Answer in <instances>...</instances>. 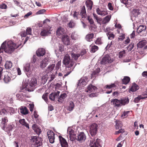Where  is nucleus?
I'll list each match as a JSON object with an SVG mask.
<instances>
[{
  "mask_svg": "<svg viewBox=\"0 0 147 147\" xmlns=\"http://www.w3.org/2000/svg\"><path fill=\"white\" fill-rule=\"evenodd\" d=\"M37 83V81L35 79H32L30 84H31V85L35 87Z\"/></svg>",
  "mask_w": 147,
  "mask_h": 147,
  "instance_id": "obj_49",
  "label": "nucleus"
},
{
  "mask_svg": "<svg viewBox=\"0 0 147 147\" xmlns=\"http://www.w3.org/2000/svg\"><path fill=\"white\" fill-rule=\"evenodd\" d=\"M12 66V64L10 61H6L5 65V67L7 69H9L11 68Z\"/></svg>",
  "mask_w": 147,
  "mask_h": 147,
  "instance_id": "obj_38",
  "label": "nucleus"
},
{
  "mask_svg": "<svg viewBox=\"0 0 147 147\" xmlns=\"http://www.w3.org/2000/svg\"><path fill=\"white\" fill-rule=\"evenodd\" d=\"M87 19L88 20L89 23L91 24H94V22L93 20L89 16H87Z\"/></svg>",
  "mask_w": 147,
  "mask_h": 147,
  "instance_id": "obj_55",
  "label": "nucleus"
},
{
  "mask_svg": "<svg viewBox=\"0 0 147 147\" xmlns=\"http://www.w3.org/2000/svg\"><path fill=\"white\" fill-rule=\"evenodd\" d=\"M88 80V78L86 77H82L78 81V85L84 86L86 84V81Z\"/></svg>",
  "mask_w": 147,
  "mask_h": 147,
  "instance_id": "obj_14",
  "label": "nucleus"
},
{
  "mask_svg": "<svg viewBox=\"0 0 147 147\" xmlns=\"http://www.w3.org/2000/svg\"><path fill=\"white\" fill-rule=\"evenodd\" d=\"M65 33V30L61 27H59L56 32V34L58 36H60Z\"/></svg>",
  "mask_w": 147,
  "mask_h": 147,
  "instance_id": "obj_22",
  "label": "nucleus"
},
{
  "mask_svg": "<svg viewBox=\"0 0 147 147\" xmlns=\"http://www.w3.org/2000/svg\"><path fill=\"white\" fill-rule=\"evenodd\" d=\"M97 89V88L96 87L90 84L88 86L87 90H86V92H92Z\"/></svg>",
  "mask_w": 147,
  "mask_h": 147,
  "instance_id": "obj_26",
  "label": "nucleus"
},
{
  "mask_svg": "<svg viewBox=\"0 0 147 147\" xmlns=\"http://www.w3.org/2000/svg\"><path fill=\"white\" fill-rule=\"evenodd\" d=\"M80 14L82 18H86L87 16L86 13V8L84 5L83 6L80 10Z\"/></svg>",
  "mask_w": 147,
  "mask_h": 147,
  "instance_id": "obj_21",
  "label": "nucleus"
},
{
  "mask_svg": "<svg viewBox=\"0 0 147 147\" xmlns=\"http://www.w3.org/2000/svg\"><path fill=\"white\" fill-rule=\"evenodd\" d=\"M26 31L27 34L29 35H31L32 33V29L30 27H28L26 30Z\"/></svg>",
  "mask_w": 147,
  "mask_h": 147,
  "instance_id": "obj_61",
  "label": "nucleus"
},
{
  "mask_svg": "<svg viewBox=\"0 0 147 147\" xmlns=\"http://www.w3.org/2000/svg\"><path fill=\"white\" fill-rule=\"evenodd\" d=\"M100 71V69L99 68H97L95 70L93 71L91 74V78H95L98 75V74Z\"/></svg>",
  "mask_w": 147,
  "mask_h": 147,
  "instance_id": "obj_25",
  "label": "nucleus"
},
{
  "mask_svg": "<svg viewBox=\"0 0 147 147\" xmlns=\"http://www.w3.org/2000/svg\"><path fill=\"white\" fill-rule=\"evenodd\" d=\"M10 74L9 72H7L4 75L3 80L4 82L6 83H8L11 80L10 77Z\"/></svg>",
  "mask_w": 147,
  "mask_h": 147,
  "instance_id": "obj_20",
  "label": "nucleus"
},
{
  "mask_svg": "<svg viewBox=\"0 0 147 147\" xmlns=\"http://www.w3.org/2000/svg\"><path fill=\"white\" fill-rule=\"evenodd\" d=\"M108 6L109 9L111 10H113V9L112 3H109L108 4Z\"/></svg>",
  "mask_w": 147,
  "mask_h": 147,
  "instance_id": "obj_63",
  "label": "nucleus"
},
{
  "mask_svg": "<svg viewBox=\"0 0 147 147\" xmlns=\"http://www.w3.org/2000/svg\"><path fill=\"white\" fill-rule=\"evenodd\" d=\"M48 93H46L44 94L42 96V98L45 100V102H47L48 100L47 96Z\"/></svg>",
  "mask_w": 147,
  "mask_h": 147,
  "instance_id": "obj_56",
  "label": "nucleus"
},
{
  "mask_svg": "<svg viewBox=\"0 0 147 147\" xmlns=\"http://www.w3.org/2000/svg\"><path fill=\"white\" fill-rule=\"evenodd\" d=\"M55 67V64H52L50 65L47 67L48 71L51 72L53 71Z\"/></svg>",
  "mask_w": 147,
  "mask_h": 147,
  "instance_id": "obj_48",
  "label": "nucleus"
},
{
  "mask_svg": "<svg viewBox=\"0 0 147 147\" xmlns=\"http://www.w3.org/2000/svg\"><path fill=\"white\" fill-rule=\"evenodd\" d=\"M6 42L5 41L2 44L0 48V53H3V50L4 51V49H5V45H6Z\"/></svg>",
  "mask_w": 147,
  "mask_h": 147,
  "instance_id": "obj_46",
  "label": "nucleus"
},
{
  "mask_svg": "<svg viewBox=\"0 0 147 147\" xmlns=\"http://www.w3.org/2000/svg\"><path fill=\"white\" fill-rule=\"evenodd\" d=\"M114 42L113 41H111L110 43H108L107 45V46H106V47H105V49L106 50H108V49H109L110 47L111 46V45H113V42Z\"/></svg>",
  "mask_w": 147,
  "mask_h": 147,
  "instance_id": "obj_62",
  "label": "nucleus"
},
{
  "mask_svg": "<svg viewBox=\"0 0 147 147\" xmlns=\"http://www.w3.org/2000/svg\"><path fill=\"white\" fill-rule=\"evenodd\" d=\"M67 25L69 28H72L75 26L76 23L73 20H71L67 24Z\"/></svg>",
  "mask_w": 147,
  "mask_h": 147,
  "instance_id": "obj_43",
  "label": "nucleus"
},
{
  "mask_svg": "<svg viewBox=\"0 0 147 147\" xmlns=\"http://www.w3.org/2000/svg\"><path fill=\"white\" fill-rule=\"evenodd\" d=\"M95 43L97 45H100L102 43L100 38H97L96 40L95 41Z\"/></svg>",
  "mask_w": 147,
  "mask_h": 147,
  "instance_id": "obj_53",
  "label": "nucleus"
},
{
  "mask_svg": "<svg viewBox=\"0 0 147 147\" xmlns=\"http://www.w3.org/2000/svg\"><path fill=\"white\" fill-rule=\"evenodd\" d=\"M50 58L47 56L40 62V67L41 68H44L46 67L49 61Z\"/></svg>",
  "mask_w": 147,
  "mask_h": 147,
  "instance_id": "obj_9",
  "label": "nucleus"
},
{
  "mask_svg": "<svg viewBox=\"0 0 147 147\" xmlns=\"http://www.w3.org/2000/svg\"><path fill=\"white\" fill-rule=\"evenodd\" d=\"M146 29V27L145 26L142 25H140L137 29V31L138 33H140L142 32L145 31Z\"/></svg>",
  "mask_w": 147,
  "mask_h": 147,
  "instance_id": "obj_35",
  "label": "nucleus"
},
{
  "mask_svg": "<svg viewBox=\"0 0 147 147\" xmlns=\"http://www.w3.org/2000/svg\"><path fill=\"white\" fill-rule=\"evenodd\" d=\"M42 139L38 137L34 136L32 139L31 142L36 147H38L42 144Z\"/></svg>",
  "mask_w": 147,
  "mask_h": 147,
  "instance_id": "obj_4",
  "label": "nucleus"
},
{
  "mask_svg": "<svg viewBox=\"0 0 147 147\" xmlns=\"http://www.w3.org/2000/svg\"><path fill=\"white\" fill-rule=\"evenodd\" d=\"M63 63L67 66V67L69 68L73 67L74 62L73 60L70 59L69 55H66L64 57Z\"/></svg>",
  "mask_w": 147,
  "mask_h": 147,
  "instance_id": "obj_2",
  "label": "nucleus"
},
{
  "mask_svg": "<svg viewBox=\"0 0 147 147\" xmlns=\"http://www.w3.org/2000/svg\"><path fill=\"white\" fill-rule=\"evenodd\" d=\"M67 95L65 93H63L61 95L59 96L58 101L61 102H63L64 99L67 97Z\"/></svg>",
  "mask_w": 147,
  "mask_h": 147,
  "instance_id": "obj_40",
  "label": "nucleus"
},
{
  "mask_svg": "<svg viewBox=\"0 0 147 147\" xmlns=\"http://www.w3.org/2000/svg\"><path fill=\"white\" fill-rule=\"evenodd\" d=\"M47 135L49 142L51 143H53L54 142L55 133L51 130H49L47 133Z\"/></svg>",
  "mask_w": 147,
  "mask_h": 147,
  "instance_id": "obj_7",
  "label": "nucleus"
},
{
  "mask_svg": "<svg viewBox=\"0 0 147 147\" xmlns=\"http://www.w3.org/2000/svg\"><path fill=\"white\" fill-rule=\"evenodd\" d=\"M111 57L109 55H106L102 58L100 61V63L102 64H105L109 63H111Z\"/></svg>",
  "mask_w": 147,
  "mask_h": 147,
  "instance_id": "obj_12",
  "label": "nucleus"
},
{
  "mask_svg": "<svg viewBox=\"0 0 147 147\" xmlns=\"http://www.w3.org/2000/svg\"><path fill=\"white\" fill-rule=\"evenodd\" d=\"M24 69L27 76L28 77H30L32 73L30 64L29 63L26 64L24 67Z\"/></svg>",
  "mask_w": 147,
  "mask_h": 147,
  "instance_id": "obj_8",
  "label": "nucleus"
},
{
  "mask_svg": "<svg viewBox=\"0 0 147 147\" xmlns=\"http://www.w3.org/2000/svg\"><path fill=\"white\" fill-rule=\"evenodd\" d=\"M116 86V85L114 84H112L110 85H107L105 86V88L106 89H109L110 90L106 91V93L107 94H110L112 92L113 88H115Z\"/></svg>",
  "mask_w": 147,
  "mask_h": 147,
  "instance_id": "obj_17",
  "label": "nucleus"
},
{
  "mask_svg": "<svg viewBox=\"0 0 147 147\" xmlns=\"http://www.w3.org/2000/svg\"><path fill=\"white\" fill-rule=\"evenodd\" d=\"M146 43V41L145 40H142L139 42L137 45L138 47L142 48L143 47Z\"/></svg>",
  "mask_w": 147,
  "mask_h": 147,
  "instance_id": "obj_30",
  "label": "nucleus"
},
{
  "mask_svg": "<svg viewBox=\"0 0 147 147\" xmlns=\"http://www.w3.org/2000/svg\"><path fill=\"white\" fill-rule=\"evenodd\" d=\"M139 88V86L137 84H134L132 85L129 90L132 92H135L138 90Z\"/></svg>",
  "mask_w": 147,
  "mask_h": 147,
  "instance_id": "obj_34",
  "label": "nucleus"
},
{
  "mask_svg": "<svg viewBox=\"0 0 147 147\" xmlns=\"http://www.w3.org/2000/svg\"><path fill=\"white\" fill-rule=\"evenodd\" d=\"M130 80V78L128 76H124L122 79V83L125 84H127Z\"/></svg>",
  "mask_w": 147,
  "mask_h": 147,
  "instance_id": "obj_32",
  "label": "nucleus"
},
{
  "mask_svg": "<svg viewBox=\"0 0 147 147\" xmlns=\"http://www.w3.org/2000/svg\"><path fill=\"white\" fill-rule=\"evenodd\" d=\"M94 34L93 33L88 34L86 36V39L88 42L92 41V39L93 38Z\"/></svg>",
  "mask_w": 147,
  "mask_h": 147,
  "instance_id": "obj_31",
  "label": "nucleus"
},
{
  "mask_svg": "<svg viewBox=\"0 0 147 147\" xmlns=\"http://www.w3.org/2000/svg\"><path fill=\"white\" fill-rule=\"evenodd\" d=\"M74 67H75L71 68L68 69L69 71H67V73L64 75L63 77V78H65L66 76L68 75L73 70Z\"/></svg>",
  "mask_w": 147,
  "mask_h": 147,
  "instance_id": "obj_50",
  "label": "nucleus"
},
{
  "mask_svg": "<svg viewBox=\"0 0 147 147\" xmlns=\"http://www.w3.org/2000/svg\"><path fill=\"white\" fill-rule=\"evenodd\" d=\"M93 16L94 18L96 20L97 23L101 25V22L102 21V19L99 17H98L94 13H93Z\"/></svg>",
  "mask_w": 147,
  "mask_h": 147,
  "instance_id": "obj_41",
  "label": "nucleus"
},
{
  "mask_svg": "<svg viewBox=\"0 0 147 147\" xmlns=\"http://www.w3.org/2000/svg\"><path fill=\"white\" fill-rule=\"evenodd\" d=\"M98 125L97 124L93 123L90 127V132L92 137L95 136L96 134L97 131Z\"/></svg>",
  "mask_w": 147,
  "mask_h": 147,
  "instance_id": "obj_5",
  "label": "nucleus"
},
{
  "mask_svg": "<svg viewBox=\"0 0 147 147\" xmlns=\"http://www.w3.org/2000/svg\"><path fill=\"white\" fill-rule=\"evenodd\" d=\"M71 56L72 58H74L75 60H77L80 56V55L79 54H76L74 53H72L71 54Z\"/></svg>",
  "mask_w": 147,
  "mask_h": 147,
  "instance_id": "obj_47",
  "label": "nucleus"
},
{
  "mask_svg": "<svg viewBox=\"0 0 147 147\" xmlns=\"http://www.w3.org/2000/svg\"><path fill=\"white\" fill-rule=\"evenodd\" d=\"M125 38V34H122L121 36H120L118 37V40H122Z\"/></svg>",
  "mask_w": 147,
  "mask_h": 147,
  "instance_id": "obj_64",
  "label": "nucleus"
},
{
  "mask_svg": "<svg viewBox=\"0 0 147 147\" xmlns=\"http://www.w3.org/2000/svg\"><path fill=\"white\" fill-rule=\"evenodd\" d=\"M35 88V87L33 86H32L30 84H28L27 85L25 88L24 89H25L26 90H28L29 92H31L33 91Z\"/></svg>",
  "mask_w": 147,
  "mask_h": 147,
  "instance_id": "obj_33",
  "label": "nucleus"
},
{
  "mask_svg": "<svg viewBox=\"0 0 147 147\" xmlns=\"http://www.w3.org/2000/svg\"><path fill=\"white\" fill-rule=\"evenodd\" d=\"M13 124H9L7 126H5V129H3L6 132L10 131H12L13 128Z\"/></svg>",
  "mask_w": 147,
  "mask_h": 147,
  "instance_id": "obj_28",
  "label": "nucleus"
},
{
  "mask_svg": "<svg viewBox=\"0 0 147 147\" xmlns=\"http://www.w3.org/2000/svg\"><path fill=\"white\" fill-rule=\"evenodd\" d=\"M111 18V16L108 15L104 18L102 22V24H105L108 23L110 21Z\"/></svg>",
  "mask_w": 147,
  "mask_h": 147,
  "instance_id": "obj_36",
  "label": "nucleus"
},
{
  "mask_svg": "<svg viewBox=\"0 0 147 147\" xmlns=\"http://www.w3.org/2000/svg\"><path fill=\"white\" fill-rule=\"evenodd\" d=\"M85 4L88 9L90 10L92 9L93 3L91 0L86 1Z\"/></svg>",
  "mask_w": 147,
  "mask_h": 147,
  "instance_id": "obj_24",
  "label": "nucleus"
},
{
  "mask_svg": "<svg viewBox=\"0 0 147 147\" xmlns=\"http://www.w3.org/2000/svg\"><path fill=\"white\" fill-rule=\"evenodd\" d=\"M59 50L60 52H62L64 50V46L62 44H59Z\"/></svg>",
  "mask_w": 147,
  "mask_h": 147,
  "instance_id": "obj_60",
  "label": "nucleus"
},
{
  "mask_svg": "<svg viewBox=\"0 0 147 147\" xmlns=\"http://www.w3.org/2000/svg\"><path fill=\"white\" fill-rule=\"evenodd\" d=\"M115 122L116 123L115 126L116 129H119L122 127L123 125L121 121H117Z\"/></svg>",
  "mask_w": 147,
  "mask_h": 147,
  "instance_id": "obj_39",
  "label": "nucleus"
},
{
  "mask_svg": "<svg viewBox=\"0 0 147 147\" xmlns=\"http://www.w3.org/2000/svg\"><path fill=\"white\" fill-rule=\"evenodd\" d=\"M130 112L129 111H124L121 115V117L123 118H125L128 116V113Z\"/></svg>",
  "mask_w": 147,
  "mask_h": 147,
  "instance_id": "obj_52",
  "label": "nucleus"
},
{
  "mask_svg": "<svg viewBox=\"0 0 147 147\" xmlns=\"http://www.w3.org/2000/svg\"><path fill=\"white\" fill-rule=\"evenodd\" d=\"M79 15V13L78 12L75 11L74 13L73 16L74 18L76 20L78 19V16Z\"/></svg>",
  "mask_w": 147,
  "mask_h": 147,
  "instance_id": "obj_54",
  "label": "nucleus"
},
{
  "mask_svg": "<svg viewBox=\"0 0 147 147\" xmlns=\"http://www.w3.org/2000/svg\"><path fill=\"white\" fill-rule=\"evenodd\" d=\"M19 46L13 43L12 41H9L7 42V46L5 45L4 51L9 54H11L13 52L14 50L18 48Z\"/></svg>",
  "mask_w": 147,
  "mask_h": 147,
  "instance_id": "obj_1",
  "label": "nucleus"
},
{
  "mask_svg": "<svg viewBox=\"0 0 147 147\" xmlns=\"http://www.w3.org/2000/svg\"><path fill=\"white\" fill-rule=\"evenodd\" d=\"M8 121L7 117H5L1 119V124L3 126L2 129H5V126L6 125L5 124Z\"/></svg>",
  "mask_w": 147,
  "mask_h": 147,
  "instance_id": "obj_29",
  "label": "nucleus"
},
{
  "mask_svg": "<svg viewBox=\"0 0 147 147\" xmlns=\"http://www.w3.org/2000/svg\"><path fill=\"white\" fill-rule=\"evenodd\" d=\"M67 131L69 135L70 140L71 141L74 140L76 135L75 134L74 131L72 129V127H69L67 129Z\"/></svg>",
  "mask_w": 147,
  "mask_h": 147,
  "instance_id": "obj_11",
  "label": "nucleus"
},
{
  "mask_svg": "<svg viewBox=\"0 0 147 147\" xmlns=\"http://www.w3.org/2000/svg\"><path fill=\"white\" fill-rule=\"evenodd\" d=\"M19 123L22 125L25 126L27 128L29 129V127L28 124L25 121V119H20L19 120Z\"/></svg>",
  "mask_w": 147,
  "mask_h": 147,
  "instance_id": "obj_37",
  "label": "nucleus"
},
{
  "mask_svg": "<svg viewBox=\"0 0 147 147\" xmlns=\"http://www.w3.org/2000/svg\"><path fill=\"white\" fill-rule=\"evenodd\" d=\"M92 140H90V145L91 147H99L100 146V143L101 142L100 139L97 138L94 136L91 138Z\"/></svg>",
  "mask_w": 147,
  "mask_h": 147,
  "instance_id": "obj_3",
  "label": "nucleus"
},
{
  "mask_svg": "<svg viewBox=\"0 0 147 147\" xmlns=\"http://www.w3.org/2000/svg\"><path fill=\"white\" fill-rule=\"evenodd\" d=\"M46 11V10L42 9L38 10L36 13L37 14H43Z\"/></svg>",
  "mask_w": 147,
  "mask_h": 147,
  "instance_id": "obj_59",
  "label": "nucleus"
},
{
  "mask_svg": "<svg viewBox=\"0 0 147 147\" xmlns=\"http://www.w3.org/2000/svg\"><path fill=\"white\" fill-rule=\"evenodd\" d=\"M111 102L113 104L114 107L119 108L121 107L119 100L116 98L113 99L111 100Z\"/></svg>",
  "mask_w": 147,
  "mask_h": 147,
  "instance_id": "obj_16",
  "label": "nucleus"
},
{
  "mask_svg": "<svg viewBox=\"0 0 147 147\" xmlns=\"http://www.w3.org/2000/svg\"><path fill=\"white\" fill-rule=\"evenodd\" d=\"M91 48V51L92 53H95L98 49V47L95 45H93L92 44L90 46Z\"/></svg>",
  "mask_w": 147,
  "mask_h": 147,
  "instance_id": "obj_42",
  "label": "nucleus"
},
{
  "mask_svg": "<svg viewBox=\"0 0 147 147\" xmlns=\"http://www.w3.org/2000/svg\"><path fill=\"white\" fill-rule=\"evenodd\" d=\"M51 27L49 26H47L42 29L40 35L42 36H47L51 34L50 32Z\"/></svg>",
  "mask_w": 147,
  "mask_h": 147,
  "instance_id": "obj_6",
  "label": "nucleus"
},
{
  "mask_svg": "<svg viewBox=\"0 0 147 147\" xmlns=\"http://www.w3.org/2000/svg\"><path fill=\"white\" fill-rule=\"evenodd\" d=\"M107 35L109 39L112 40L114 38L115 36L111 32H108L107 33Z\"/></svg>",
  "mask_w": 147,
  "mask_h": 147,
  "instance_id": "obj_44",
  "label": "nucleus"
},
{
  "mask_svg": "<svg viewBox=\"0 0 147 147\" xmlns=\"http://www.w3.org/2000/svg\"><path fill=\"white\" fill-rule=\"evenodd\" d=\"M121 107L122 106H124L128 103L129 102V100L128 98L126 97L121 98L119 100Z\"/></svg>",
  "mask_w": 147,
  "mask_h": 147,
  "instance_id": "obj_18",
  "label": "nucleus"
},
{
  "mask_svg": "<svg viewBox=\"0 0 147 147\" xmlns=\"http://www.w3.org/2000/svg\"><path fill=\"white\" fill-rule=\"evenodd\" d=\"M74 107L75 105L74 103L72 102H70L68 107V110L69 111H71L74 109Z\"/></svg>",
  "mask_w": 147,
  "mask_h": 147,
  "instance_id": "obj_45",
  "label": "nucleus"
},
{
  "mask_svg": "<svg viewBox=\"0 0 147 147\" xmlns=\"http://www.w3.org/2000/svg\"><path fill=\"white\" fill-rule=\"evenodd\" d=\"M134 47V43H131L127 47V49L129 51H131Z\"/></svg>",
  "mask_w": 147,
  "mask_h": 147,
  "instance_id": "obj_57",
  "label": "nucleus"
},
{
  "mask_svg": "<svg viewBox=\"0 0 147 147\" xmlns=\"http://www.w3.org/2000/svg\"><path fill=\"white\" fill-rule=\"evenodd\" d=\"M125 52L124 50L120 51L119 53V57L121 58L125 56Z\"/></svg>",
  "mask_w": 147,
  "mask_h": 147,
  "instance_id": "obj_51",
  "label": "nucleus"
},
{
  "mask_svg": "<svg viewBox=\"0 0 147 147\" xmlns=\"http://www.w3.org/2000/svg\"><path fill=\"white\" fill-rule=\"evenodd\" d=\"M61 39L64 45H68L70 44V39L69 36L67 35L66 34L63 35Z\"/></svg>",
  "mask_w": 147,
  "mask_h": 147,
  "instance_id": "obj_13",
  "label": "nucleus"
},
{
  "mask_svg": "<svg viewBox=\"0 0 147 147\" xmlns=\"http://www.w3.org/2000/svg\"><path fill=\"white\" fill-rule=\"evenodd\" d=\"M140 95H139L138 97H136L134 99V101L135 103H138L141 100Z\"/></svg>",
  "mask_w": 147,
  "mask_h": 147,
  "instance_id": "obj_58",
  "label": "nucleus"
},
{
  "mask_svg": "<svg viewBox=\"0 0 147 147\" xmlns=\"http://www.w3.org/2000/svg\"><path fill=\"white\" fill-rule=\"evenodd\" d=\"M86 138V136L84 132H81L78 135L76 140L79 142L81 143L84 142Z\"/></svg>",
  "mask_w": 147,
  "mask_h": 147,
  "instance_id": "obj_10",
  "label": "nucleus"
},
{
  "mask_svg": "<svg viewBox=\"0 0 147 147\" xmlns=\"http://www.w3.org/2000/svg\"><path fill=\"white\" fill-rule=\"evenodd\" d=\"M45 53V50L42 48H39L36 52V55L38 57L43 56Z\"/></svg>",
  "mask_w": 147,
  "mask_h": 147,
  "instance_id": "obj_19",
  "label": "nucleus"
},
{
  "mask_svg": "<svg viewBox=\"0 0 147 147\" xmlns=\"http://www.w3.org/2000/svg\"><path fill=\"white\" fill-rule=\"evenodd\" d=\"M59 92H58L57 93H51L49 95V99L51 100H54L55 98L59 95Z\"/></svg>",
  "mask_w": 147,
  "mask_h": 147,
  "instance_id": "obj_27",
  "label": "nucleus"
},
{
  "mask_svg": "<svg viewBox=\"0 0 147 147\" xmlns=\"http://www.w3.org/2000/svg\"><path fill=\"white\" fill-rule=\"evenodd\" d=\"M59 138L61 147H68V144L65 139L61 136H59Z\"/></svg>",
  "mask_w": 147,
  "mask_h": 147,
  "instance_id": "obj_15",
  "label": "nucleus"
},
{
  "mask_svg": "<svg viewBox=\"0 0 147 147\" xmlns=\"http://www.w3.org/2000/svg\"><path fill=\"white\" fill-rule=\"evenodd\" d=\"M20 113L23 115H26L28 113V111L26 107L21 106L19 109Z\"/></svg>",
  "mask_w": 147,
  "mask_h": 147,
  "instance_id": "obj_23",
  "label": "nucleus"
}]
</instances>
